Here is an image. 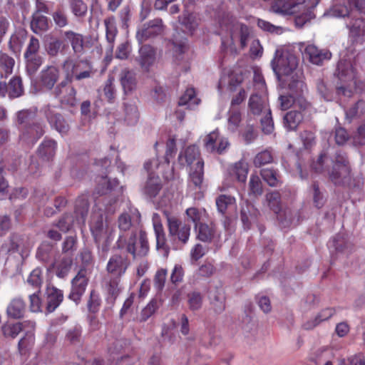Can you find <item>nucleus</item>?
<instances>
[{
  "label": "nucleus",
  "mask_w": 365,
  "mask_h": 365,
  "mask_svg": "<svg viewBox=\"0 0 365 365\" xmlns=\"http://www.w3.org/2000/svg\"><path fill=\"white\" fill-rule=\"evenodd\" d=\"M258 211L252 204L245 200L240 205V219L243 227L249 230L252 223L255 220Z\"/></svg>",
  "instance_id": "27"
},
{
  "label": "nucleus",
  "mask_w": 365,
  "mask_h": 365,
  "mask_svg": "<svg viewBox=\"0 0 365 365\" xmlns=\"http://www.w3.org/2000/svg\"><path fill=\"white\" fill-rule=\"evenodd\" d=\"M249 189L250 193L256 197L262 195L263 193L262 183L259 177L257 175H251L249 181Z\"/></svg>",
  "instance_id": "58"
},
{
  "label": "nucleus",
  "mask_w": 365,
  "mask_h": 365,
  "mask_svg": "<svg viewBox=\"0 0 365 365\" xmlns=\"http://www.w3.org/2000/svg\"><path fill=\"white\" fill-rule=\"evenodd\" d=\"M153 227L156 237L157 249L165 250L166 238L162 224L159 222L154 221Z\"/></svg>",
  "instance_id": "54"
},
{
  "label": "nucleus",
  "mask_w": 365,
  "mask_h": 365,
  "mask_svg": "<svg viewBox=\"0 0 365 365\" xmlns=\"http://www.w3.org/2000/svg\"><path fill=\"white\" fill-rule=\"evenodd\" d=\"M208 298L212 309L216 314H221L225 310L226 296L222 286H216L210 289Z\"/></svg>",
  "instance_id": "22"
},
{
  "label": "nucleus",
  "mask_w": 365,
  "mask_h": 365,
  "mask_svg": "<svg viewBox=\"0 0 365 365\" xmlns=\"http://www.w3.org/2000/svg\"><path fill=\"white\" fill-rule=\"evenodd\" d=\"M60 76V70L56 66H46L38 74V83L41 89L52 91L57 85Z\"/></svg>",
  "instance_id": "13"
},
{
  "label": "nucleus",
  "mask_w": 365,
  "mask_h": 365,
  "mask_svg": "<svg viewBox=\"0 0 365 365\" xmlns=\"http://www.w3.org/2000/svg\"><path fill=\"white\" fill-rule=\"evenodd\" d=\"M334 314V310L327 308L322 310L312 321H308L303 324L305 329H312L317 327L320 322L329 319Z\"/></svg>",
  "instance_id": "46"
},
{
  "label": "nucleus",
  "mask_w": 365,
  "mask_h": 365,
  "mask_svg": "<svg viewBox=\"0 0 365 365\" xmlns=\"http://www.w3.org/2000/svg\"><path fill=\"white\" fill-rule=\"evenodd\" d=\"M44 133V128L41 123L35 122L29 125L21 135V139L28 143H34Z\"/></svg>",
  "instance_id": "29"
},
{
  "label": "nucleus",
  "mask_w": 365,
  "mask_h": 365,
  "mask_svg": "<svg viewBox=\"0 0 365 365\" xmlns=\"http://www.w3.org/2000/svg\"><path fill=\"white\" fill-rule=\"evenodd\" d=\"M130 264L129 260L120 255H113L108 260L106 269L114 278H120L123 275Z\"/></svg>",
  "instance_id": "19"
},
{
  "label": "nucleus",
  "mask_w": 365,
  "mask_h": 365,
  "mask_svg": "<svg viewBox=\"0 0 365 365\" xmlns=\"http://www.w3.org/2000/svg\"><path fill=\"white\" fill-rule=\"evenodd\" d=\"M46 308L48 312H53L62 302L63 294L61 290L48 284L44 294Z\"/></svg>",
  "instance_id": "23"
},
{
  "label": "nucleus",
  "mask_w": 365,
  "mask_h": 365,
  "mask_svg": "<svg viewBox=\"0 0 365 365\" xmlns=\"http://www.w3.org/2000/svg\"><path fill=\"white\" fill-rule=\"evenodd\" d=\"M63 46L61 40L54 38H52L46 46V51L51 57H56L58 56Z\"/></svg>",
  "instance_id": "63"
},
{
  "label": "nucleus",
  "mask_w": 365,
  "mask_h": 365,
  "mask_svg": "<svg viewBox=\"0 0 365 365\" xmlns=\"http://www.w3.org/2000/svg\"><path fill=\"white\" fill-rule=\"evenodd\" d=\"M365 113V101H358L346 110V119L349 123L356 118H359Z\"/></svg>",
  "instance_id": "44"
},
{
  "label": "nucleus",
  "mask_w": 365,
  "mask_h": 365,
  "mask_svg": "<svg viewBox=\"0 0 365 365\" xmlns=\"http://www.w3.org/2000/svg\"><path fill=\"white\" fill-rule=\"evenodd\" d=\"M63 36L71 44L74 54L81 56L84 53L85 39L81 34L68 30L63 32Z\"/></svg>",
  "instance_id": "26"
},
{
  "label": "nucleus",
  "mask_w": 365,
  "mask_h": 365,
  "mask_svg": "<svg viewBox=\"0 0 365 365\" xmlns=\"http://www.w3.org/2000/svg\"><path fill=\"white\" fill-rule=\"evenodd\" d=\"M364 0H344L342 4L332 6L329 15L346 19V26L349 34L354 38L363 36L365 33V23L361 17Z\"/></svg>",
  "instance_id": "2"
},
{
  "label": "nucleus",
  "mask_w": 365,
  "mask_h": 365,
  "mask_svg": "<svg viewBox=\"0 0 365 365\" xmlns=\"http://www.w3.org/2000/svg\"><path fill=\"white\" fill-rule=\"evenodd\" d=\"M118 249H125L133 259L146 256L149 252V244L146 232L140 230L132 231L128 237L125 234H120L116 242Z\"/></svg>",
  "instance_id": "5"
},
{
  "label": "nucleus",
  "mask_w": 365,
  "mask_h": 365,
  "mask_svg": "<svg viewBox=\"0 0 365 365\" xmlns=\"http://www.w3.org/2000/svg\"><path fill=\"white\" fill-rule=\"evenodd\" d=\"M179 21L182 25L185 26L190 33L195 30L198 24L195 15L188 12H184L182 16L179 17Z\"/></svg>",
  "instance_id": "55"
},
{
  "label": "nucleus",
  "mask_w": 365,
  "mask_h": 365,
  "mask_svg": "<svg viewBox=\"0 0 365 365\" xmlns=\"http://www.w3.org/2000/svg\"><path fill=\"white\" fill-rule=\"evenodd\" d=\"M273 161V155L270 150H265L256 155L253 163L257 168H260Z\"/></svg>",
  "instance_id": "56"
},
{
  "label": "nucleus",
  "mask_w": 365,
  "mask_h": 365,
  "mask_svg": "<svg viewBox=\"0 0 365 365\" xmlns=\"http://www.w3.org/2000/svg\"><path fill=\"white\" fill-rule=\"evenodd\" d=\"M241 122V113L238 109L232 108L229 111L228 128L235 131Z\"/></svg>",
  "instance_id": "62"
},
{
  "label": "nucleus",
  "mask_w": 365,
  "mask_h": 365,
  "mask_svg": "<svg viewBox=\"0 0 365 365\" xmlns=\"http://www.w3.org/2000/svg\"><path fill=\"white\" fill-rule=\"evenodd\" d=\"M118 227L120 234H125L127 237L132 231H137L132 222L131 216L128 212H123L118 216Z\"/></svg>",
  "instance_id": "39"
},
{
  "label": "nucleus",
  "mask_w": 365,
  "mask_h": 365,
  "mask_svg": "<svg viewBox=\"0 0 365 365\" xmlns=\"http://www.w3.org/2000/svg\"><path fill=\"white\" fill-rule=\"evenodd\" d=\"M56 148V143L54 140H46L38 148V156L44 161H48L54 157Z\"/></svg>",
  "instance_id": "35"
},
{
  "label": "nucleus",
  "mask_w": 365,
  "mask_h": 365,
  "mask_svg": "<svg viewBox=\"0 0 365 365\" xmlns=\"http://www.w3.org/2000/svg\"><path fill=\"white\" fill-rule=\"evenodd\" d=\"M169 235L177 236L178 239L183 244L187 243L190 235V226L187 224H182L181 221L175 216H170L166 212Z\"/></svg>",
  "instance_id": "15"
},
{
  "label": "nucleus",
  "mask_w": 365,
  "mask_h": 365,
  "mask_svg": "<svg viewBox=\"0 0 365 365\" xmlns=\"http://www.w3.org/2000/svg\"><path fill=\"white\" fill-rule=\"evenodd\" d=\"M196 237L203 242H211L216 233L215 225L213 222L206 223L205 222L195 227Z\"/></svg>",
  "instance_id": "28"
},
{
  "label": "nucleus",
  "mask_w": 365,
  "mask_h": 365,
  "mask_svg": "<svg viewBox=\"0 0 365 365\" xmlns=\"http://www.w3.org/2000/svg\"><path fill=\"white\" fill-rule=\"evenodd\" d=\"M71 265L72 258L71 257H63L54 264L56 275L61 278L64 277L69 272Z\"/></svg>",
  "instance_id": "51"
},
{
  "label": "nucleus",
  "mask_w": 365,
  "mask_h": 365,
  "mask_svg": "<svg viewBox=\"0 0 365 365\" xmlns=\"http://www.w3.org/2000/svg\"><path fill=\"white\" fill-rule=\"evenodd\" d=\"M27 283L37 289L40 292V287L43 283L42 271L36 268L34 269L27 279Z\"/></svg>",
  "instance_id": "59"
},
{
  "label": "nucleus",
  "mask_w": 365,
  "mask_h": 365,
  "mask_svg": "<svg viewBox=\"0 0 365 365\" xmlns=\"http://www.w3.org/2000/svg\"><path fill=\"white\" fill-rule=\"evenodd\" d=\"M128 346L126 340L120 339H116L108 348V353L110 355L115 358V356L120 354Z\"/></svg>",
  "instance_id": "64"
},
{
  "label": "nucleus",
  "mask_w": 365,
  "mask_h": 365,
  "mask_svg": "<svg viewBox=\"0 0 365 365\" xmlns=\"http://www.w3.org/2000/svg\"><path fill=\"white\" fill-rule=\"evenodd\" d=\"M185 215L187 220L194 224V228L208 218V213L205 208L189 207L185 210Z\"/></svg>",
  "instance_id": "33"
},
{
  "label": "nucleus",
  "mask_w": 365,
  "mask_h": 365,
  "mask_svg": "<svg viewBox=\"0 0 365 365\" xmlns=\"http://www.w3.org/2000/svg\"><path fill=\"white\" fill-rule=\"evenodd\" d=\"M26 61V70L30 76H34L43 63V58L40 56L24 57Z\"/></svg>",
  "instance_id": "50"
},
{
  "label": "nucleus",
  "mask_w": 365,
  "mask_h": 365,
  "mask_svg": "<svg viewBox=\"0 0 365 365\" xmlns=\"http://www.w3.org/2000/svg\"><path fill=\"white\" fill-rule=\"evenodd\" d=\"M187 302L191 310H198L202 304V296L198 292H190L187 294Z\"/></svg>",
  "instance_id": "60"
},
{
  "label": "nucleus",
  "mask_w": 365,
  "mask_h": 365,
  "mask_svg": "<svg viewBox=\"0 0 365 365\" xmlns=\"http://www.w3.org/2000/svg\"><path fill=\"white\" fill-rule=\"evenodd\" d=\"M157 51L150 45L145 44L139 49V55L136 58L142 69L148 71L156 61Z\"/></svg>",
  "instance_id": "21"
},
{
  "label": "nucleus",
  "mask_w": 365,
  "mask_h": 365,
  "mask_svg": "<svg viewBox=\"0 0 365 365\" xmlns=\"http://www.w3.org/2000/svg\"><path fill=\"white\" fill-rule=\"evenodd\" d=\"M26 311V304L24 300L19 297L14 298L9 304L6 313L7 315L13 319L21 318Z\"/></svg>",
  "instance_id": "34"
},
{
  "label": "nucleus",
  "mask_w": 365,
  "mask_h": 365,
  "mask_svg": "<svg viewBox=\"0 0 365 365\" xmlns=\"http://www.w3.org/2000/svg\"><path fill=\"white\" fill-rule=\"evenodd\" d=\"M178 160L180 165L190 167V180L195 186L200 187L203 181L204 162L198 148L195 145L188 146L184 153H180Z\"/></svg>",
  "instance_id": "6"
},
{
  "label": "nucleus",
  "mask_w": 365,
  "mask_h": 365,
  "mask_svg": "<svg viewBox=\"0 0 365 365\" xmlns=\"http://www.w3.org/2000/svg\"><path fill=\"white\" fill-rule=\"evenodd\" d=\"M14 60L6 53H0V73L1 76H7L12 73Z\"/></svg>",
  "instance_id": "52"
},
{
  "label": "nucleus",
  "mask_w": 365,
  "mask_h": 365,
  "mask_svg": "<svg viewBox=\"0 0 365 365\" xmlns=\"http://www.w3.org/2000/svg\"><path fill=\"white\" fill-rule=\"evenodd\" d=\"M119 80L125 93L131 92L135 89L137 81L135 73L133 71L126 68H123L120 71Z\"/></svg>",
  "instance_id": "30"
},
{
  "label": "nucleus",
  "mask_w": 365,
  "mask_h": 365,
  "mask_svg": "<svg viewBox=\"0 0 365 365\" xmlns=\"http://www.w3.org/2000/svg\"><path fill=\"white\" fill-rule=\"evenodd\" d=\"M260 175L263 180L271 187H277L281 184L280 176L272 169H262Z\"/></svg>",
  "instance_id": "48"
},
{
  "label": "nucleus",
  "mask_w": 365,
  "mask_h": 365,
  "mask_svg": "<svg viewBox=\"0 0 365 365\" xmlns=\"http://www.w3.org/2000/svg\"><path fill=\"white\" fill-rule=\"evenodd\" d=\"M157 159H153L146 162L144 165L145 169L150 173L149 178L144 188L145 193L150 197H155L161 189V182L159 177L152 175L151 173L158 167Z\"/></svg>",
  "instance_id": "16"
},
{
  "label": "nucleus",
  "mask_w": 365,
  "mask_h": 365,
  "mask_svg": "<svg viewBox=\"0 0 365 365\" xmlns=\"http://www.w3.org/2000/svg\"><path fill=\"white\" fill-rule=\"evenodd\" d=\"M306 91L307 87L303 81L293 79L289 83V93L287 95H282L279 98L281 108L287 110L294 107L299 110H305L309 106L304 96Z\"/></svg>",
  "instance_id": "7"
},
{
  "label": "nucleus",
  "mask_w": 365,
  "mask_h": 365,
  "mask_svg": "<svg viewBox=\"0 0 365 365\" xmlns=\"http://www.w3.org/2000/svg\"><path fill=\"white\" fill-rule=\"evenodd\" d=\"M303 120L301 111L291 110L284 116V125L287 130H295Z\"/></svg>",
  "instance_id": "36"
},
{
  "label": "nucleus",
  "mask_w": 365,
  "mask_h": 365,
  "mask_svg": "<svg viewBox=\"0 0 365 365\" xmlns=\"http://www.w3.org/2000/svg\"><path fill=\"white\" fill-rule=\"evenodd\" d=\"M304 54L309 58L311 63L316 65H322L324 61H328L331 57V53L328 50L319 49L314 45H308L304 50Z\"/></svg>",
  "instance_id": "25"
},
{
  "label": "nucleus",
  "mask_w": 365,
  "mask_h": 365,
  "mask_svg": "<svg viewBox=\"0 0 365 365\" xmlns=\"http://www.w3.org/2000/svg\"><path fill=\"white\" fill-rule=\"evenodd\" d=\"M52 18L56 26L58 28H64L68 25V18L66 13L60 9H56L52 14Z\"/></svg>",
  "instance_id": "61"
},
{
  "label": "nucleus",
  "mask_w": 365,
  "mask_h": 365,
  "mask_svg": "<svg viewBox=\"0 0 365 365\" xmlns=\"http://www.w3.org/2000/svg\"><path fill=\"white\" fill-rule=\"evenodd\" d=\"M48 120L56 130L61 133H66L69 130V125L63 117L59 113H53L48 115Z\"/></svg>",
  "instance_id": "43"
},
{
  "label": "nucleus",
  "mask_w": 365,
  "mask_h": 365,
  "mask_svg": "<svg viewBox=\"0 0 365 365\" xmlns=\"http://www.w3.org/2000/svg\"><path fill=\"white\" fill-rule=\"evenodd\" d=\"M248 107L254 115H260L270 110L268 108L267 97L266 93H260L253 92L249 99Z\"/></svg>",
  "instance_id": "24"
},
{
  "label": "nucleus",
  "mask_w": 365,
  "mask_h": 365,
  "mask_svg": "<svg viewBox=\"0 0 365 365\" xmlns=\"http://www.w3.org/2000/svg\"><path fill=\"white\" fill-rule=\"evenodd\" d=\"M63 77L71 82L82 81L93 77L96 70L87 58L73 59L67 57L61 63Z\"/></svg>",
  "instance_id": "4"
},
{
  "label": "nucleus",
  "mask_w": 365,
  "mask_h": 365,
  "mask_svg": "<svg viewBox=\"0 0 365 365\" xmlns=\"http://www.w3.org/2000/svg\"><path fill=\"white\" fill-rule=\"evenodd\" d=\"M200 103V99L195 96V91L193 88H187L179 101V106H187L188 108L192 109Z\"/></svg>",
  "instance_id": "45"
},
{
  "label": "nucleus",
  "mask_w": 365,
  "mask_h": 365,
  "mask_svg": "<svg viewBox=\"0 0 365 365\" xmlns=\"http://www.w3.org/2000/svg\"><path fill=\"white\" fill-rule=\"evenodd\" d=\"M160 301L153 299L141 311L137 320L140 322L147 321L158 309Z\"/></svg>",
  "instance_id": "47"
},
{
  "label": "nucleus",
  "mask_w": 365,
  "mask_h": 365,
  "mask_svg": "<svg viewBox=\"0 0 365 365\" xmlns=\"http://www.w3.org/2000/svg\"><path fill=\"white\" fill-rule=\"evenodd\" d=\"M70 8L71 12L77 17H83L86 16L88 10L86 4L82 0H71Z\"/></svg>",
  "instance_id": "57"
},
{
  "label": "nucleus",
  "mask_w": 365,
  "mask_h": 365,
  "mask_svg": "<svg viewBox=\"0 0 365 365\" xmlns=\"http://www.w3.org/2000/svg\"><path fill=\"white\" fill-rule=\"evenodd\" d=\"M228 173L237 181L245 182L248 173V164L243 160H239L228 168Z\"/></svg>",
  "instance_id": "32"
},
{
  "label": "nucleus",
  "mask_w": 365,
  "mask_h": 365,
  "mask_svg": "<svg viewBox=\"0 0 365 365\" xmlns=\"http://www.w3.org/2000/svg\"><path fill=\"white\" fill-rule=\"evenodd\" d=\"M217 210L222 215H225L230 207H236V199L228 195H220L215 200Z\"/></svg>",
  "instance_id": "41"
},
{
  "label": "nucleus",
  "mask_w": 365,
  "mask_h": 365,
  "mask_svg": "<svg viewBox=\"0 0 365 365\" xmlns=\"http://www.w3.org/2000/svg\"><path fill=\"white\" fill-rule=\"evenodd\" d=\"M219 26L222 31L227 32L230 38V45L240 43L242 48L247 45L248 41L252 37L251 29L246 24L238 21L235 17L228 13H223L219 16ZM222 44L223 46L229 45L224 38Z\"/></svg>",
  "instance_id": "3"
},
{
  "label": "nucleus",
  "mask_w": 365,
  "mask_h": 365,
  "mask_svg": "<svg viewBox=\"0 0 365 365\" xmlns=\"http://www.w3.org/2000/svg\"><path fill=\"white\" fill-rule=\"evenodd\" d=\"M7 86L8 95L11 98H17L23 93L21 79L19 77L11 78Z\"/></svg>",
  "instance_id": "53"
},
{
  "label": "nucleus",
  "mask_w": 365,
  "mask_h": 365,
  "mask_svg": "<svg viewBox=\"0 0 365 365\" xmlns=\"http://www.w3.org/2000/svg\"><path fill=\"white\" fill-rule=\"evenodd\" d=\"M27 38V32L24 29H19L11 36L9 46L15 52L21 51Z\"/></svg>",
  "instance_id": "40"
},
{
  "label": "nucleus",
  "mask_w": 365,
  "mask_h": 365,
  "mask_svg": "<svg viewBox=\"0 0 365 365\" xmlns=\"http://www.w3.org/2000/svg\"><path fill=\"white\" fill-rule=\"evenodd\" d=\"M48 28V20L46 16L41 14L38 11L34 14L31 22V29L35 34H41L47 31Z\"/></svg>",
  "instance_id": "38"
},
{
  "label": "nucleus",
  "mask_w": 365,
  "mask_h": 365,
  "mask_svg": "<svg viewBox=\"0 0 365 365\" xmlns=\"http://www.w3.org/2000/svg\"><path fill=\"white\" fill-rule=\"evenodd\" d=\"M163 31V21L155 19L143 25L136 34V38L140 43L160 35Z\"/></svg>",
  "instance_id": "17"
},
{
  "label": "nucleus",
  "mask_w": 365,
  "mask_h": 365,
  "mask_svg": "<svg viewBox=\"0 0 365 365\" xmlns=\"http://www.w3.org/2000/svg\"><path fill=\"white\" fill-rule=\"evenodd\" d=\"M72 83L63 77V79L53 90V96L58 99L63 107L73 108L78 103L76 98L77 91Z\"/></svg>",
  "instance_id": "10"
},
{
  "label": "nucleus",
  "mask_w": 365,
  "mask_h": 365,
  "mask_svg": "<svg viewBox=\"0 0 365 365\" xmlns=\"http://www.w3.org/2000/svg\"><path fill=\"white\" fill-rule=\"evenodd\" d=\"M89 209L88 197L87 195L78 197L76 201L75 214L76 222L79 225L84 224Z\"/></svg>",
  "instance_id": "31"
},
{
  "label": "nucleus",
  "mask_w": 365,
  "mask_h": 365,
  "mask_svg": "<svg viewBox=\"0 0 365 365\" xmlns=\"http://www.w3.org/2000/svg\"><path fill=\"white\" fill-rule=\"evenodd\" d=\"M331 168L328 170L329 179L335 185L350 190H359L364 185L361 174L354 175L351 173L349 161L346 155L337 152L331 160Z\"/></svg>",
  "instance_id": "1"
},
{
  "label": "nucleus",
  "mask_w": 365,
  "mask_h": 365,
  "mask_svg": "<svg viewBox=\"0 0 365 365\" xmlns=\"http://www.w3.org/2000/svg\"><path fill=\"white\" fill-rule=\"evenodd\" d=\"M96 190L98 194L106 195L103 199L106 211L110 214L114 213L116 210L115 204L122 193L118 180L109 179L107 177H101L98 180Z\"/></svg>",
  "instance_id": "8"
},
{
  "label": "nucleus",
  "mask_w": 365,
  "mask_h": 365,
  "mask_svg": "<svg viewBox=\"0 0 365 365\" xmlns=\"http://www.w3.org/2000/svg\"><path fill=\"white\" fill-rule=\"evenodd\" d=\"M337 76L344 81H353L356 75V60L351 58L341 59L337 65Z\"/></svg>",
  "instance_id": "20"
},
{
  "label": "nucleus",
  "mask_w": 365,
  "mask_h": 365,
  "mask_svg": "<svg viewBox=\"0 0 365 365\" xmlns=\"http://www.w3.org/2000/svg\"><path fill=\"white\" fill-rule=\"evenodd\" d=\"M91 230L95 241L99 245L102 244L103 249L107 250L111 241V231L103 222L101 215H93L91 222Z\"/></svg>",
  "instance_id": "11"
},
{
  "label": "nucleus",
  "mask_w": 365,
  "mask_h": 365,
  "mask_svg": "<svg viewBox=\"0 0 365 365\" xmlns=\"http://www.w3.org/2000/svg\"><path fill=\"white\" fill-rule=\"evenodd\" d=\"M203 143L207 152L218 155L224 154L230 145L228 139L221 136L217 130L207 134L203 139Z\"/></svg>",
  "instance_id": "12"
},
{
  "label": "nucleus",
  "mask_w": 365,
  "mask_h": 365,
  "mask_svg": "<svg viewBox=\"0 0 365 365\" xmlns=\"http://www.w3.org/2000/svg\"><path fill=\"white\" fill-rule=\"evenodd\" d=\"M87 270L82 268L72 280V289L68 298L76 303L81 299L87 287Z\"/></svg>",
  "instance_id": "18"
},
{
  "label": "nucleus",
  "mask_w": 365,
  "mask_h": 365,
  "mask_svg": "<svg viewBox=\"0 0 365 365\" xmlns=\"http://www.w3.org/2000/svg\"><path fill=\"white\" fill-rule=\"evenodd\" d=\"M265 199L269 208L274 212L281 211V195L277 191L267 192Z\"/></svg>",
  "instance_id": "49"
},
{
  "label": "nucleus",
  "mask_w": 365,
  "mask_h": 365,
  "mask_svg": "<svg viewBox=\"0 0 365 365\" xmlns=\"http://www.w3.org/2000/svg\"><path fill=\"white\" fill-rule=\"evenodd\" d=\"M104 24L106 30V39L110 43L109 48L112 51L115 36L118 33L115 19L113 16H110L104 19Z\"/></svg>",
  "instance_id": "42"
},
{
  "label": "nucleus",
  "mask_w": 365,
  "mask_h": 365,
  "mask_svg": "<svg viewBox=\"0 0 365 365\" xmlns=\"http://www.w3.org/2000/svg\"><path fill=\"white\" fill-rule=\"evenodd\" d=\"M124 119L128 125H134L138 122L139 113L135 103L128 101L123 103Z\"/></svg>",
  "instance_id": "37"
},
{
  "label": "nucleus",
  "mask_w": 365,
  "mask_h": 365,
  "mask_svg": "<svg viewBox=\"0 0 365 365\" xmlns=\"http://www.w3.org/2000/svg\"><path fill=\"white\" fill-rule=\"evenodd\" d=\"M304 3L305 0H276L271 9L276 14L292 15L305 11L307 6Z\"/></svg>",
  "instance_id": "14"
},
{
  "label": "nucleus",
  "mask_w": 365,
  "mask_h": 365,
  "mask_svg": "<svg viewBox=\"0 0 365 365\" xmlns=\"http://www.w3.org/2000/svg\"><path fill=\"white\" fill-rule=\"evenodd\" d=\"M299 58L288 51L277 50L271 62L276 75L289 76L295 71L299 65Z\"/></svg>",
  "instance_id": "9"
}]
</instances>
